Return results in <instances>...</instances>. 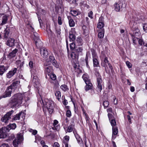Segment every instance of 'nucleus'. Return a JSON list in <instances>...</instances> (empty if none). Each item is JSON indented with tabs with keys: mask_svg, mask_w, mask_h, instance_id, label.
Returning a JSON list of instances; mask_svg holds the SVG:
<instances>
[{
	"mask_svg": "<svg viewBox=\"0 0 147 147\" xmlns=\"http://www.w3.org/2000/svg\"><path fill=\"white\" fill-rule=\"evenodd\" d=\"M24 95L22 94H18L14 95L11 98L9 103L11 107L18 106L21 104L24 100Z\"/></svg>",
	"mask_w": 147,
	"mask_h": 147,
	"instance_id": "nucleus-1",
	"label": "nucleus"
},
{
	"mask_svg": "<svg viewBox=\"0 0 147 147\" xmlns=\"http://www.w3.org/2000/svg\"><path fill=\"white\" fill-rule=\"evenodd\" d=\"M53 102L51 100L48 99H45L42 100L41 99H38V104L40 105V103L41 104L42 106L46 108L49 111L52 112L53 109Z\"/></svg>",
	"mask_w": 147,
	"mask_h": 147,
	"instance_id": "nucleus-2",
	"label": "nucleus"
},
{
	"mask_svg": "<svg viewBox=\"0 0 147 147\" xmlns=\"http://www.w3.org/2000/svg\"><path fill=\"white\" fill-rule=\"evenodd\" d=\"M95 74L97 77L96 90L97 92L99 93L102 89V85L103 83L102 80L101 76L100 75L97 68L95 69Z\"/></svg>",
	"mask_w": 147,
	"mask_h": 147,
	"instance_id": "nucleus-3",
	"label": "nucleus"
},
{
	"mask_svg": "<svg viewBox=\"0 0 147 147\" xmlns=\"http://www.w3.org/2000/svg\"><path fill=\"white\" fill-rule=\"evenodd\" d=\"M126 5L123 1H119L114 5L115 10L117 11H121L125 7Z\"/></svg>",
	"mask_w": 147,
	"mask_h": 147,
	"instance_id": "nucleus-4",
	"label": "nucleus"
},
{
	"mask_svg": "<svg viewBox=\"0 0 147 147\" xmlns=\"http://www.w3.org/2000/svg\"><path fill=\"white\" fill-rule=\"evenodd\" d=\"M23 140V136L21 134H18L16 139L13 142V145L15 147H16L18 146L19 144Z\"/></svg>",
	"mask_w": 147,
	"mask_h": 147,
	"instance_id": "nucleus-5",
	"label": "nucleus"
},
{
	"mask_svg": "<svg viewBox=\"0 0 147 147\" xmlns=\"http://www.w3.org/2000/svg\"><path fill=\"white\" fill-rule=\"evenodd\" d=\"M14 112L13 110L8 112L1 119V121L7 123L8 121L11 119V115Z\"/></svg>",
	"mask_w": 147,
	"mask_h": 147,
	"instance_id": "nucleus-6",
	"label": "nucleus"
},
{
	"mask_svg": "<svg viewBox=\"0 0 147 147\" xmlns=\"http://www.w3.org/2000/svg\"><path fill=\"white\" fill-rule=\"evenodd\" d=\"M49 76H50L52 81H53V82H51V83H53L54 85L53 89H55L56 90V89L58 88L59 86V83L57 81H56V76L53 74H51Z\"/></svg>",
	"mask_w": 147,
	"mask_h": 147,
	"instance_id": "nucleus-7",
	"label": "nucleus"
},
{
	"mask_svg": "<svg viewBox=\"0 0 147 147\" xmlns=\"http://www.w3.org/2000/svg\"><path fill=\"white\" fill-rule=\"evenodd\" d=\"M34 37V39L35 41L36 46L37 47H40L42 46V42L39 39L38 34L36 32L33 33Z\"/></svg>",
	"mask_w": 147,
	"mask_h": 147,
	"instance_id": "nucleus-8",
	"label": "nucleus"
},
{
	"mask_svg": "<svg viewBox=\"0 0 147 147\" xmlns=\"http://www.w3.org/2000/svg\"><path fill=\"white\" fill-rule=\"evenodd\" d=\"M12 89V88H11L10 86H9L6 89L5 93L0 97V98L10 97L11 96Z\"/></svg>",
	"mask_w": 147,
	"mask_h": 147,
	"instance_id": "nucleus-9",
	"label": "nucleus"
},
{
	"mask_svg": "<svg viewBox=\"0 0 147 147\" xmlns=\"http://www.w3.org/2000/svg\"><path fill=\"white\" fill-rule=\"evenodd\" d=\"M49 59L51 63H52L54 66L57 68L59 67V64L53 56H50L49 57Z\"/></svg>",
	"mask_w": 147,
	"mask_h": 147,
	"instance_id": "nucleus-10",
	"label": "nucleus"
},
{
	"mask_svg": "<svg viewBox=\"0 0 147 147\" xmlns=\"http://www.w3.org/2000/svg\"><path fill=\"white\" fill-rule=\"evenodd\" d=\"M32 77L33 78L32 82L35 85L34 87H36L39 84V79L36 74H32Z\"/></svg>",
	"mask_w": 147,
	"mask_h": 147,
	"instance_id": "nucleus-11",
	"label": "nucleus"
},
{
	"mask_svg": "<svg viewBox=\"0 0 147 147\" xmlns=\"http://www.w3.org/2000/svg\"><path fill=\"white\" fill-rule=\"evenodd\" d=\"M118 128L117 127H112V140H113L116 138V135L118 133Z\"/></svg>",
	"mask_w": 147,
	"mask_h": 147,
	"instance_id": "nucleus-12",
	"label": "nucleus"
},
{
	"mask_svg": "<svg viewBox=\"0 0 147 147\" xmlns=\"http://www.w3.org/2000/svg\"><path fill=\"white\" fill-rule=\"evenodd\" d=\"M73 133L77 140L79 144L82 143L83 142L82 140L79 135L77 134L76 130L74 129L73 130Z\"/></svg>",
	"mask_w": 147,
	"mask_h": 147,
	"instance_id": "nucleus-13",
	"label": "nucleus"
},
{
	"mask_svg": "<svg viewBox=\"0 0 147 147\" xmlns=\"http://www.w3.org/2000/svg\"><path fill=\"white\" fill-rule=\"evenodd\" d=\"M40 53L42 56L46 57L48 55V52L47 49L45 47H42L40 49Z\"/></svg>",
	"mask_w": 147,
	"mask_h": 147,
	"instance_id": "nucleus-14",
	"label": "nucleus"
},
{
	"mask_svg": "<svg viewBox=\"0 0 147 147\" xmlns=\"http://www.w3.org/2000/svg\"><path fill=\"white\" fill-rule=\"evenodd\" d=\"M17 70V69L16 68L13 69L11 71H9V72L7 73L6 75L7 77L8 78H11L16 73Z\"/></svg>",
	"mask_w": 147,
	"mask_h": 147,
	"instance_id": "nucleus-15",
	"label": "nucleus"
},
{
	"mask_svg": "<svg viewBox=\"0 0 147 147\" xmlns=\"http://www.w3.org/2000/svg\"><path fill=\"white\" fill-rule=\"evenodd\" d=\"M8 132L4 127L0 130V138H5L7 136L6 133Z\"/></svg>",
	"mask_w": 147,
	"mask_h": 147,
	"instance_id": "nucleus-16",
	"label": "nucleus"
},
{
	"mask_svg": "<svg viewBox=\"0 0 147 147\" xmlns=\"http://www.w3.org/2000/svg\"><path fill=\"white\" fill-rule=\"evenodd\" d=\"M6 44L10 47H13L15 45L14 39L11 38H9L6 42Z\"/></svg>",
	"mask_w": 147,
	"mask_h": 147,
	"instance_id": "nucleus-17",
	"label": "nucleus"
},
{
	"mask_svg": "<svg viewBox=\"0 0 147 147\" xmlns=\"http://www.w3.org/2000/svg\"><path fill=\"white\" fill-rule=\"evenodd\" d=\"M130 34L131 36L137 37L140 35V32L138 29L136 28L133 32H131Z\"/></svg>",
	"mask_w": 147,
	"mask_h": 147,
	"instance_id": "nucleus-18",
	"label": "nucleus"
},
{
	"mask_svg": "<svg viewBox=\"0 0 147 147\" xmlns=\"http://www.w3.org/2000/svg\"><path fill=\"white\" fill-rule=\"evenodd\" d=\"M85 83L86 85L85 87V89L86 91L92 88L93 85L90 81L87 82Z\"/></svg>",
	"mask_w": 147,
	"mask_h": 147,
	"instance_id": "nucleus-19",
	"label": "nucleus"
},
{
	"mask_svg": "<svg viewBox=\"0 0 147 147\" xmlns=\"http://www.w3.org/2000/svg\"><path fill=\"white\" fill-rule=\"evenodd\" d=\"M8 67L7 66L1 65L0 66V75L2 76L7 69Z\"/></svg>",
	"mask_w": 147,
	"mask_h": 147,
	"instance_id": "nucleus-20",
	"label": "nucleus"
},
{
	"mask_svg": "<svg viewBox=\"0 0 147 147\" xmlns=\"http://www.w3.org/2000/svg\"><path fill=\"white\" fill-rule=\"evenodd\" d=\"M16 127V124L15 123H13L9 124L6 127H4V128L6 129L7 131L8 132L11 129H13Z\"/></svg>",
	"mask_w": 147,
	"mask_h": 147,
	"instance_id": "nucleus-21",
	"label": "nucleus"
},
{
	"mask_svg": "<svg viewBox=\"0 0 147 147\" xmlns=\"http://www.w3.org/2000/svg\"><path fill=\"white\" fill-rule=\"evenodd\" d=\"M24 114V113L22 111L20 112L18 114H16L13 117L12 120H19L21 116H22V117L23 118V116H22V115H23Z\"/></svg>",
	"mask_w": 147,
	"mask_h": 147,
	"instance_id": "nucleus-22",
	"label": "nucleus"
},
{
	"mask_svg": "<svg viewBox=\"0 0 147 147\" xmlns=\"http://www.w3.org/2000/svg\"><path fill=\"white\" fill-rule=\"evenodd\" d=\"M18 51V49H15L11 52L10 53L8 56L9 58H11L12 57H15L16 55V54Z\"/></svg>",
	"mask_w": 147,
	"mask_h": 147,
	"instance_id": "nucleus-23",
	"label": "nucleus"
},
{
	"mask_svg": "<svg viewBox=\"0 0 147 147\" xmlns=\"http://www.w3.org/2000/svg\"><path fill=\"white\" fill-rule=\"evenodd\" d=\"M67 18L69 20V26L71 27L74 26H75V22L72 19L70 16H68Z\"/></svg>",
	"mask_w": 147,
	"mask_h": 147,
	"instance_id": "nucleus-24",
	"label": "nucleus"
},
{
	"mask_svg": "<svg viewBox=\"0 0 147 147\" xmlns=\"http://www.w3.org/2000/svg\"><path fill=\"white\" fill-rule=\"evenodd\" d=\"M82 50L83 49L82 47H76L74 50V51L79 55L80 53H82Z\"/></svg>",
	"mask_w": 147,
	"mask_h": 147,
	"instance_id": "nucleus-25",
	"label": "nucleus"
},
{
	"mask_svg": "<svg viewBox=\"0 0 147 147\" xmlns=\"http://www.w3.org/2000/svg\"><path fill=\"white\" fill-rule=\"evenodd\" d=\"M9 29L6 28L4 31L3 35H4V40H7L8 36H9Z\"/></svg>",
	"mask_w": 147,
	"mask_h": 147,
	"instance_id": "nucleus-26",
	"label": "nucleus"
},
{
	"mask_svg": "<svg viewBox=\"0 0 147 147\" xmlns=\"http://www.w3.org/2000/svg\"><path fill=\"white\" fill-rule=\"evenodd\" d=\"M7 16H3L2 18V22L0 24V25L3 26L7 23L8 20Z\"/></svg>",
	"mask_w": 147,
	"mask_h": 147,
	"instance_id": "nucleus-27",
	"label": "nucleus"
},
{
	"mask_svg": "<svg viewBox=\"0 0 147 147\" xmlns=\"http://www.w3.org/2000/svg\"><path fill=\"white\" fill-rule=\"evenodd\" d=\"M52 70V67L50 66H47L45 68V71L48 73V75H49L51 74Z\"/></svg>",
	"mask_w": 147,
	"mask_h": 147,
	"instance_id": "nucleus-28",
	"label": "nucleus"
},
{
	"mask_svg": "<svg viewBox=\"0 0 147 147\" xmlns=\"http://www.w3.org/2000/svg\"><path fill=\"white\" fill-rule=\"evenodd\" d=\"M76 44L78 46H81L83 44L82 40L80 37H78L76 40Z\"/></svg>",
	"mask_w": 147,
	"mask_h": 147,
	"instance_id": "nucleus-29",
	"label": "nucleus"
},
{
	"mask_svg": "<svg viewBox=\"0 0 147 147\" xmlns=\"http://www.w3.org/2000/svg\"><path fill=\"white\" fill-rule=\"evenodd\" d=\"M82 78L85 83H86L87 82H89L90 81V80L89 79V76L87 74H84L82 76Z\"/></svg>",
	"mask_w": 147,
	"mask_h": 147,
	"instance_id": "nucleus-30",
	"label": "nucleus"
},
{
	"mask_svg": "<svg viewBox=\"0 0 147 147\" xmlns=\"http://www.w3.org/2000/svg\"><path fill=\"white\" fill-rule=\"evenodd\" d=\"M93 66L94 67H98L99 65V63L97 60V58L93 59Z\"/></svg>",
	"mask_w": 147,
	"mask_h": 147,
	"instance_id": "nucleus-31",
	"label": "nucleus"
},
{
	"mask_svg": "<svg viewBox=\"0 0 147 147\" xmlns=\"http://www.w3.org/2000/svg\"><path fill=\"white\" fill-rule=\"evenodd\" d=\"M78 54L73 51L71 53V57L72 59H76V60H77L78 59Z\"/></svg>",
	"mask_w": 147,
	"mask_h": 147,
	"instance_id": "nucleus-32",
	"label": "nucleus"
},
{
	"mask_svg": "<svg viewBox=\"0 0 147 147\" xmlns=\"http://www.w3.org/2000/svg\"><path fill=\"white\" fill-rule=\"evenodd\" d=\"M104 29H102V31L99 32L98 34V37L100 38H103L104 36Z\"/></svg>",
	"mask_w": 147,
	"mask_h": 147,
	"instance_id": "nucleus-33",
	"label": "nucleus"
},
{
	"mask_svg": "<svg viewBox=\"0 0 147 147\" xmlns=\"http://www.w3.org/2000/svg\"><path fill=\"white\" fill-rule=\"evenodd\" d=\"M29 66L30 69H32L35 65V62L34 61L31 60H30L29 63Z\"/></svg>",
	"mask_w": 147,
	"mask_h": 147,
	"instance_id": "nucleus-34",
	"label": "nucleus"
},
{
	"mask_svg": "<svg viewBox=\"0 0 147 147\" xmlns=\"http://www.w3.org/2000/svg\"><path fill=\"white\" fill-rule=\"evenodd\" d=\"M55 95L56 97V98L58 100L60 99L61 97V92L59 91H57L55 92Z\"/></svg>",
	"mask_w": 147,
	"mask_h": 147,
	"instance_id": "nucleus-35",
	"label": "nucleus"
},
{
	"mask_svg": "<svg viewBox=\"0 0 147 147\" xmlns=\"http://www.w3.org/2000/svg\"><path fill=\"white\" fill-rule=\"evenodd\" d=\"M20 82L18 81H16L14 82H13L12 84L10 86H10L11 88H12V89L13 87H15L17 85H18L19 84Z\"/></svg>",
	"mask_w": 147,
	"mask_h": 147,
	"instance_id": "nucleus-36",
	"label": "nucleus"
},
{
	"mask_svg": "<svg viewBox=\"0 0 147 147\" xmlns=\"http://www.w3.org/2000/svg\"><path fill=\"white\" fill-rule=\"evenodd\" d=\"M93 59L94 58H98L96 53L95 50L92 49L91 50Z\"/></svg>",
	"mask_w": 147,
	"mask_h": 147,
	"instance_id": "nucleus-37",
	"label": "nucleus"
},
{
	"mask_svg": "<svg viewBox=\"0 0 147 147\" xmlns=\"http://www.w3.org/2000/svg\"><path fill=\"white\" fill-rule=\"evenodd\" d=\"M61 88L64 91H68L69 90L67 86L65 84L62 85L61 86Z\"/></svg>",
	"mask_w": 147,
	"mask_h": 147,
	"instance_id": "nucleus-38",
	"label": "nucleus"
},
{
	"mask_svg": "<svg viewBox=\"0 0 147 147\" xmlns=\"http://www.w3.org/2000/svg\"><path fill=\"white\" fill-rule=\"evenodd\" d=\"M74 125L72 124L70 125L67 127V131L68 132H71L74 129H73Z\"/></svg>",
	"mask_w": 147,
	"mask_h": 147,
	"instance_id": "nucleus-39",
	"label": "nucleus"
},
{
	"mask_svg": "<svg viewBox=\"0 0 147 147\" xmlns=\"http://www.w3.org/2000/svg\"><path fill=\"white\" fill-rule=\"evenodd\" d=\"M69 38L70 41L74 42L76 38V35H69Z\"/></svg>",
	"mask_w": 147,
	"mask_h": 147,
	"instance_id": "nucleus-40",
	"label": "nucleus"
},
{
	"mask_svg": "<svg viewBox=\"0 0 147 147\" xmlns=\"http://www.w3.org/2000/svg\"><path fill=\"white\" fill-rule=\"evenodd\" d=\"M75 30V28H71V30L69 32V35H76V32Z\"/></svg>",
	"mask_w": 147,
	"mask_h": 147,
	"instance_id": "nucleus-41",
	"label": "nucleus"
},
{
	"mask_svg": "<svg viewBox=\"0 0 147 147\" xmlns=\"http://www.w3.org/2000/svg\"><path fill=\"white\" fill-rule=\"evenodd\" d=\"M133 42L135 44H136L137 41H138L139 38L136 36H131Z\"/></svg>",
	"mask_w": 147,
	"mask_h": 147,
	"instance_id": "nucleus-42",
	"label": "nucleus"
},
{
	"mask_svg": "<svg viewBox=\"0 0 147 147\" xmlns=\"http://www.w3.org/2000/svg\"><path fill=\"white\" fill-rule=\"evenodd\" d=\"M109 105V102L107 101H105L103 102V105L105 109H106L108 107Z\"/></svg>",
	"mask_w": 147,
	"mask_h": 147,
	"instance_id": "nucleus-43",
	"label": "nucleus"
},
{
	"mask_svg": "<svg viewBox=\"0 0 147 147\" xmlns=\"http://www.w3.org/2000/svg\"><path fill=\"white\" fill-rule=\"evenodd\" d=\"M138 42L139 44L140 45H143L146 47L147 45V44H145L144 43L143 40L141 39H139L138 40Z\"/></svg>",
	"mask_w": 147,
	"mask_h": 147,
	"instance_id": "nucleus-44",
	"label": "nucleus"
},
{
	"mask_svg": "<svg viewBox=\"0 0 147 147\" xmlns=\"http://www.w3.org/2000/svg\"><path fill=\"white\" fill-rule=\"evenodd\" d=\"M70 47L71 49H74V50L76 47V44L73 42L70 44Z\"/></svg>",
	"mask_w": 147,
	"mask_h": 147,
	"instance_id": "nucleus-45",
	"label": "nucleus"
},
{
	"mask_svg": "<svg viewBox=\"0 0 147 147\" xmlns=\"http://www.w3.org/2000/svg\"><path fill=\"white\" fill-rule=\"evenodd\" d=\"M104 23H98L97 24V27L98 28L101 29L104 27Z\"/></svg>",
	"mask_w": 147,
	"mask_h": 147,
	"instance_id": "nucleus-46",
	"label": "nucleus"
},
{
	"mask_svg": "<svg viewBox=\"0 0 147 147\" xmlns=\"http://www.w3.org/2000/svg\"><path fill=\"white\" fill-rule=\"evenodd\" d=\"M111 123L112 127H113L116 125V123L114 119H112L111 121Z\"/></svg>",
	"mask_w": 147,
	"mask_h": 147,
	"instance_id": "nucleus-47",
	"label": "nucleus"
},
{
	"mask_svg": "<svg viewBox=\"0 0 147 147\" xmlns=\"http://www.w3.org/2000/svg\"><path fill=\"white\" fill-rule=\"evenodd\" d=\"M58 121L57 120H54L53 125L54 127L56 128V129H57L56 128V127H59V126H58L57 125L58 124Z\"/></svg>",
	"mask_w": 147,
	"mask_h": 147,
	"instance_id": "nucleus-48",
	"label": "nucleus"
},
{
	"mask_svg": "<svg viewBox=\"0 0 147 147\" xmlns=\"http://www.w3.org/2000/svg\"><path fill=\"white\" fill-rule=\"evenodd\" d=\"M71 14L74 16H76L78 15V13L76 10H72L71 11Z\"/></svg>",
	"mask_w": 147,
	"mask_h": 147,
	"instance_id": "nucleus-49",
	"label": "nucleus"
},
{
	"mask_svg": "<svg viewBox=\"0 0 147 147\" xmlns=\"http://www.w3.org/2000/svg\"><path fill=\"white\" fill-rule=\"evenodd\" d=\"M58 22L59 25H61L62 23V18L60 16H58Z\"/></svg>",
	"mask_w": 147,
	"mask_h": 147,
	"instance_id": "nucleus-50",
	"label": "nucleus"
},
{
	"mask_svg": "<svg viewBox=\"0 0 147 147\" xmlns=\"http://www.w3.org/2000/svg\"><path fill=\"white\" fill-rule=\"evenodd\" d=\"M143 28L144 31L147 32V23L144 24L143 26Z\"/></svg>",
	"mask_w": 147,
	"mask_h": 147,
	"instance_id": "nucleus-51",
	"label": "nucleus"
},
{
	"mask_svg": "<svg viewBox=\"0 0 147 147\" xmlns=\"http://www.w3.org/2000/svg\"><path fill=\"white\" fill-rule=\"evenodd\" d=\"M66 115L67 117H70L71 115V113L69 110H68L67 111Z\"/></svg>",
	"mask_w": 147,
	"mask_h": 147,
	"instance_id": "nucleus-52",
	"label": "nucleus"
},
{
	"mask_svg": "<svg viewBox=\"0 0 147 147\" xmlns=\"http://www.w3.org/2000/svg\"><path fill=\"white\" fill-rule=\"evenodd\" d=\"M127 119L129 123H131V118L132 117V116H131L130 115H127Z\"/></svg>",
	"mask_w": 147,
	"mask_h": 147,
	"instance_id": "nucleus-53",
	"label": "nucleus"
},
{
	"mask_svg": "<svg viewBox=\"0 0 147 147\" xmlns=\"http://www.w3.org/2000/svg\"><path fill=\"white\" fill-rule=\"evenodd\" d=\"M126 63L127 66L129 68H131L132 66L131 64L129 61H127L126 62Z\"/></svg>",
	"mask_w": 147,
	"mask_h": 147,
	"instance_id": "nucleus-54",
	"label": "nucleus"
},
{
	"mask_svg": "<svg viewBox=\"0 0 147 147\" xmlns=\"http://www.w3.org/2000/svg\"><path fill=\"white\" fill-rule=\"evenodd\" d=\"M85 60L86 61V66L87 67H89V66L88 64V56L86 54V57H85Z\"/></svg>",
	"mask_w": 147,
	"mask_h": 147,
	"instance_id": "nucleus-55",
	"label": "nucleus"
},
{
	"mask_svg": "<svg viewBox=\"0 0 147 147\" xmlns=\"http://www.w3.org/2000/svg\"><path fill=\"white\" fill-rule=\"evenodd\" d=\"M104 23V18L103 17L101 16L100 17L98 23Z\"/></svg>",
	"mask_w": 147,
	"mask_h": 147,
	"instance_id": "nucleus-56",
	"label": "nucleus"
},
{
	"mask_svg": "<svg viewBox=\"0 0 147 147\" xmlns=\"http://www.w3.org/2000/svg\"><path fill=\"white\" fill-rule=\"evenodd\" d=\"M104 61L107 66V64L109 63L107 57H105L104 60Z\"/></svg>",
	"mask_w": 147,
	"mask_h": 147,
	"instance_id": "nucleus-57",
	"label": "nucleus"
},
{
	"mask_svg": "<svg viewBox=\"0 0 147 147\" xmlns=\"http://www.w3.org/2000/svg\"><path fill=\"white\" fill-rule=\"evenodd\" d=\"M113 100H114V101H113L114 104L115 105L117 104V100H116V98L114 96H113Z\"/></svg>",
	"mask_w": 147,
	"mask_h": 147,
	"instance_id": "nucleus-58",
	"label": "nucleus"
},
{
	"mask_svg": "<svg viewBox=\"0 0 147 147\" xmlns=\"http://www.w3.org/2000/svg\"><path fill=\"white\" fill-rule=\"evenodd\" d=\"M59 145L57 142H55L53 145V147H59Z\"/></svg>",
	"mask_w": 147,
	"mask_h": 147,
	"instance_id": "nucleus-59",
	"label": "nucleus"
},
{
	"mask_svg": "<svg viewBox=\"0 0 147 147\" xmlns=\"http://www.w3.org/2000/svg\"><path fill=\"white\" fill-rule=\"evenodd\" d=\"M0 147H8V145L7 144L3 143L0 146Z\"/></svg>",
	"mask_w": 147,
	"mask_h": 147,
	"instance_id": "nucleus-60",
	"label": "nucleus"
},
{
	"mask_svg": "<svg viewBox=\"0 0 147 147\" xmlns=\"http://www.w3.org/2000/svg\"><path fill=\"white\" fill-rule=\"evenodd\" d=\"M40 12L42 14L45 15L46 13L45 11L43 9H40Z\"/></svg>",
	"mask_w": 147,
	"mask_h": 147,
	"instance_id": "nucleus-61",
	"label": "nucleus"
},
{
	"mask_svg": "<svg viewBox=\"0 0 147 147\" xmlns=\"http://www.w3.org/2000/svg\"><path fill=\"white\" fill-rule=\"evenodd\" d=\"M92 11H90L88 13V16L90 18H92Z\"/></svg>",
	"mask_w": 147,
	"mask_h": 147,
	"instance_id": "nucleus-62",
	"label": "nucleus"
},
{
	"mask_svg": "<svg viewBox=\"0 0 147 147\" xmlns=\"http://www.w3.org/2000/svg\"><path fill=\"white\" fill-rule=\"evenodd\" d=\"M85 118V119L86 121V123H89V119H90V118H89V117L88 116H86Z\"/></svg>",
	"mask_w": 147,
	"mask_h": 147,
	"instance_id": "nucleus-63",
	"label": "nucleus"
},
{
	"mask_svg": "<svg viewBox=\"0 0 147 147\" xmlns=\"http://www.w3.org/2000/svg\"><path fill=\"white\" fill-rule=\"evenodd\" d=\"M78 0H73L72 1V3L75 4L76 5H78V4L77 3V2Z\"/></svg>",
	"mask_w": 147,
	"mask_h": 147,
	"instance_id": "nucleus-64",
	"label": "nucleus"
}]
</instances>
